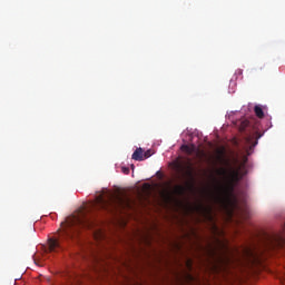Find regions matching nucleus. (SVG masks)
<instances>
[{
  "label": "nucleus",
  "mask_w": 285,
  "mask_h": 285,
  "mask_svg": "<svg viewBox=\"0 0 285 285\" xmlns=\"http://www.w3.org/2000/svg\"><path fill=\"white\" fill-rule=\"evenodd\" d=\"M181 151L187 153V155H193L195 153V145H191V146L183 145Z\"/></svg>",
  "instance_id": "nucleus-7"
},
{
  "label": "nucleus",
  "mask_w": 285,
  "mask_h": 285,
  "mask_svg": "<svg viewBox=\"0 0 285 285\" xmlns=\"http://www.w3.org/2000/svg\"><path fill=\"white\" fill-rule=\"evenodd\" d=\"M126 202L122 200L119 196H112L110 194L104 196V194H100L96 197V200L91 204L92 208L96 210H107V213H112L117 206H124Z\"/></svg>",
  "instance_id": "nucleus-3"
},
{
  "label": "nucleus",
  "mask_w": 285,
  "mask_h": 285,
  "mask_svg": "<svg viewBox=\"0 0 285 285\" xmlns=\"http://www.w3.org/2000/svg\"><path fill=\"white\" fill-rule=\"evenodd\" d=\"M142 157L144 159H148L149 157H153V153L150 151V149L147 151H142Z\"/></svg>",
  "instance_id": "nucleus-12"
},
{
  "label": "nucleus",
  "mask_w": 285,
  "mask_h": 285,
  "mask_svg": "<svg viewBox=\"0 0 285 285\" xmlns=\"http://www.w3.org/2000/svg\"><path fill=\"white\" fill-rule=\"evenodd\" d=\"M88 209L82 208L77 214L67 217L61 224L62 230L48 239V248L46 253H61L63 250V242L75 239L79 235L81 228H90V218H88Z\"/></svg>",
  "instance_id": "nucleus-1"
},
{
  "label": "nucleus",
  "mask_w": 285,
  "mask_h": 285,
  "mask_svg": "<svg viewBox=\"0 0 285 285\" xmlns=\"http://www.w3.org/2000/svg\"><path fill=\"white\" fill-rule=\"evenodd\" d=\"M267 248L269 250H285V234L267 236Z\"/></svg>",
  "instance_id": "nucleus-4"
},
{
  "label": "nucleus",
  "mask_w": 285,
  "mask_h": 285,
  "mask_svg": "<svg viewBox=\"0 0 285 285\" xmlns=\"http://www.w3.org/2000/svg\"><path fill=\"white\" fill-rule=\"evenodd\" d=\"M219 246L225 250V253H228V247L225 244L219 243Z\"/></svg>",
  "instance_id": "nucleus-14"
},
{
  "label": "nucleus",
  "mask_w": 285,
  "mask_h": 285,
  "mask_svg": "<svg viewBox=\"0 0 285 285\" xmlns=\"http://www.w3.org/2000/svg\"><path fill=\"white\" fill-rule=\"evenodd\" d=\"M186 189L184 188V186H181V185H178V186H176V193L178 194V195H184V191H185Z\"/></svg>",
  "instance_id": "nucleus-11"
},
{
  "label": "nucleus",
  "mask_w": 285,
  "mask_h": 285,
  "mask_svg": "<svg viewBox=\"0 0 285 285\" xmlns=\"http://www.w3.org/2000/svg\"><path fill=\"white\" fill-rule=\"evenodd\" d=\"M199 210H204V205L198 206Z\"/></svg>",
  "instance_id": "nucleus-16"
},
{
  "label": "nucleus",
  "mask_w": 285,
  "mask_h": 285,
  "mask_svg": "<svg viewBox=\"0 0 285 285\" xmlns=\"http://www.w3.org/2000/svg\"><path fill=\"white\" fill-rule=\"evenodd\" d=\"M244 252H245V255H247V256L253 255V252L248 248L244 249Z\"/></svg>",
  "instance_id": "nucleus-15"
},
{
  "label": "nucleus",
  "mask_w": 285,
  "mask_h": 285,
  "mask_svg": "<svg viewBox=\"0 0 285 285\" xmlns=\"http://www.w3.org/2000/svg\"><path fill=\"white\" fill-rule=\"evenodd\" d=\"M254 112H255L256 117H258V119H264V109H262V107L259 105H256L254 107Z\"/></svg>",
  "instance_id": "nucleus-8"
},
{
  "label": "nucleus",
  "mask_w": 285,
  "mask_h": 285,
  "mask_svg": "<svg viewBox=\"0 0 285 285\" xmlns=\"http://www.w3.org/2000/svg\"><path fill=\"white\" fill-rule=\"evenodd\" d=\"M131 159L135 161H144V149L141 147L137 148L131 155Z\"/></svg>",
  "instance_id": "nucleus-6"
},
{
  "label": "nucleus",
  "mask_w": 285,
  "mask_h": 285,
  "mask_svg": "<svg viewBox=\"0 0 285 285\" xmlns=\"http://www.w3.org/2000/svg\"><path fill=\"white\" fill-rule=\"evenodd\" d=\"M217 154H218V157H217L218 161H224V164L228 166V161L224 159V155H226V149L225 148L218 149Z\"/></svg>",
  "instance_id": "nucleus-9"
},
{
  "label": "nucleus",
  "mask_w": 285,
  "mask_h": 285,
  "mask_svg": "<svg viewBox=\"0 0 285 285\" xmlns=\"http://www.w3.org/2000/svg\"><path fill=\"white\" fill-rule=\"evenodd\" d=\"M210 255H215V249L209 250Z\"/></svg>",
  "instance_id": "nucleus-17"
},
{
  "label": "nucleus",
  "mask_w": 285,
  "mask_h": 285,
  "mask_svg": "<svg viewBox=\"0 0 285 285\" xmlns=\"http://www.w3.org/2000/svg\"><path fill=\"white\" fill-rule=\"evenodd\" d=\"M216 175L226 184V186L222 185L219 179L214 177V181L217 184L216 190L218 195H222V193H228V190L229 193H233L235 184L239 183L242 179V174H239V170L233 168L227 169L226 167H220L216 169Z\"/></svg>",
  "instance_id": "nucleus-2"
},
{
  "label": "nucleus",
  "mask_w": 285,
  "mask_h": 285,
  "mask_svg": "<svg viewBox=\"0 0 285 285\" xmlns=\"http://www.w3.org/2000/svg\"><path fill=\"white\" fill-rule=\"evenodd\" d=\"M259 137H262L259 132H255L253 136L246 137L247 146H249V149L247 150V155H250V150H253V148L257 146V139H259Z\"/></svg>",
  "instance_id": "nucleus-5"
},
{
  "label": "nucleus",
  "mask_w": 285,
  "mask_h": 285,
  "mask_svg": "<svg viewBox=\"0 0 285 285\" xmlns=\"http://www.w3.org/2000/svg\"><path fill=\"white\" fill-rule=\"evenodd\" d=\"M249 124H250V122H249L248 120H243V121H240L239 131H240V132H244V130H246V128H248Z\"/></svg>",
  "instance_id": "nucleus-10"
},
{
  "label": "nucleus",
  "mask_w": 285,
  "mask_h": 285,
  "mask_svg": "<svg viewBox=\"0 0 285 285\" xmlns=\"http://www.w3.org/2000/svg\"><path fill=\"white\" fill-rule=\"evenodd\" d=\"M121 171L124 173V175H130V168L128 167H121Z\"/></svg>",
  "instance_id": "nucleus-13"
}]
</instances>
